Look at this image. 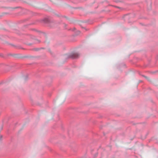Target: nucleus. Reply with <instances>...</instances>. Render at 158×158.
<instances>
[{
    "label": "nucleus",
    "instance_id": "obj_1",
    "mask_svg": "<svg viewBox=\"0 0 158 158\" xmlns=\"http://www.w3.org/2000/svg\"><path fill=\"white\" fill-rule=\"evenodd\" d=\"M79 56V54L78 53L74 52L71 54L70 56L73 58H77Z\"/></svg>",
    "mask_w": 158,
    "mask_h": 158
}]
</instances>
